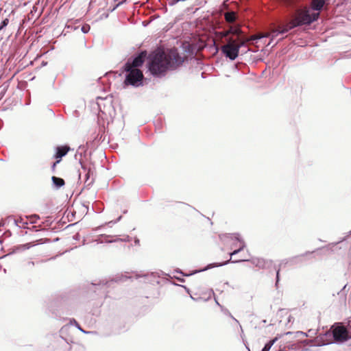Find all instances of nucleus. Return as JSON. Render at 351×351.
<instances>
[{
  "instance_id": "obj_47",
  "label": "nucleus",
  "mask_w": 351,
  "mask_h": 351,
  "mask_svg": "<svg viewBox=\"0 0 351 351\" xmlns=\"http://www.w3.org/2000/svg\"><path fill=\"white\" fill-rule=\"evenodd\" d=\"M183 287H184L185 289L187 290V291L189 292V289H187L186 287H184V286H182Z\"/></svg>"
},
{
  "instance_id": "obj_11",
  "label": "nucleus",
  "mask_w": 351,
  "mask_h": 351,
  "mask_svg": "<svg viewBox=\"0 0 351 351\" xmlns=\"http://www.w3.org/2000/svg\"><path fill=\"white\" fill-rule=\"evenodd\" d=\"M69 149H70V148L67 145L58 147L56 148L55 158L61 159L63 156H64L68 153Z\"/></svg>"
},
{
  "instance_id": "obj_36",
  "label": "nucleus",
  "mask_w": 351,
  "mask_h": 351,
  "mask_svg": "<svg viewBox=\"0 0 351 351\" xmlns=\"http://www.w3.org/2000/svg\"><path fill=\"white\" fill-rule=\"evenodd\" d=\"M28 266L33 267L34 265V263L33 261H29L27 263Z\"/></svg>"
},
{
  "instance_id": "obj_10",
  "label": "nucleus",
  "mask_w": 351,
  "mask_h": 351,
  "mask_svg": "<svg viewBox=\"0 0 351 351\" xmlns=\"http://www.w3.org/2000/svg\"><path fill=\"white\" fill-rule=\"evenodd\" d=\"M248 261L249 260H247V259H240V260L232 261V263H240V262ZM230 262H231V258L229 259L228 261H226L223 262V263L209 264L204 269H201L199 271H204L208 270L209 269H211V268H213V267H215L223 266V265H227Z\"/></svg>"
},
{
  "instance_id": "obj_32",
  "label": "nucleus",
  "mask_w": 351,
  "mask_h": 351,
  "mask_svg": "<svg viewBox=\"0 0 351 351\" xmlns=\"http://www.w3.org/2000/svg\"><path fill=\"white\" fill-rule=\"evenodd\" d=\"M90 29V27L88 25H84L82 27V31L83 33H87Z\"/></svg>"
},
{
  "instance_id": "obj_12",
  "label": "nucleus",
  "mask_w": 351,
  "mask_h": 351,
  "mask_svg": "<svg viewBox=\"0 0 351 351\" xmlns=\"http://www.w3.org/2000/svg\"><path fill=\"white\" fill-rule=\"evenodd\" d=\"M224 18L229 24H234L237 20V15L233 11H228L224 14Z\"/></svg>"
},
{
  "instance_id": "obj_44",
  "label": "nucleus",
  "mask_w": 351,
  "mask_h": 351,
  "mask_svg": "<svg viewBox=\"0 0 351 351\" xmlns=\"http://www.w3.org/2000/svg\"><path fill=\"white\" fill-rule=\"evenodd\" d=\"M300 333H301V334H302V335H303L304 336H307L306 333H305V332H300Z\"/></svg>"
},
{
  "instance_id": "obj_21",
  "label": "nucleus",
  "mask_w": 351,
  "mask_h": 351,
  "mask_svg": "<svg viewBox=\"0 0 351 351\" xmlns=\"http://www.w3.org/2000/svg\"><path fill=\"white\" fill-rule=\"evenodd\" d=\"M70 324L71 325H75V327L80 330L81 332H82L83 333H85V334H89V333H93V331H86L84 330V329H82L81 328V326H80V324L77 322V321L75 319H71L70 320Z\"/></svg>"
},
{
  "instance_id": "obj_34",
  "label": "nucleus",
  "mask_w": 351,
  "mask_h": 351,
  "mask_svg": "<svg viewBox=\"0 0 351 351\" xmlns=\"http://www.w3.org/2000/svg\"><path fill=\"white\" fill-rule=\"evenodd\" d=\"M279 273H280V269H278L276 271V286L278 285V283L279 282Z\"/></svg>"
},
{
  "instance_id": "obj_23",
  "label": "nucleus",
  "mask_w": 351,
  "mask_h": 351,
  "mask_svg": "<svg viewBox=\"0 0 351 351\" xmlns=\"http://www.w3.org/2000/svg\"><path fill=\"white\" fill-rule=\"evenodd\" d=\"M301 0H280L282 3L287 6H293Z\"/></svg>"
},
{
  "instance_id": "obj_16",
  "label": "nucleus",
  "mask_w": 351,
  "mask_h": 351,
  "mask_svg": "<svg viewBox=\"0 0 351 351\" xmlns=\"http://www.w3.org/2000/svg\"><path fill=\"white\" fill-rule=\"evenodd\" d=\"M53 184L57 188L59 189L64 185V180L58 177L53 176L51 178Z\"/></svg>"
},
{
  "instance_id": "obj_48",
  "label": "nucleus",
  "mask_w": 351,
  "mask_h": 351,
  "mask_svg": "<svg viewBox=\"0 0 351 351\" xmlns=\"http://www.w3.org/2000/svg\"><path fill=\"white\" fill-rule=\"evenodd\" d=\"M225 285H229V282H225Z\"/></svg>"
},
{
  "instance_id": "obj_3",
  "label": "nucleus",
  "mask_w": 351,
  "mask_h": 351,
  "mask_svg": "<svg viewBox=\"0 0 351 351\" xmlns=\"http://www.w3.org/2000/svg\"><path fill=\"white\" fill-rule=\"evenodd\" d=\"M240 46L237 45V40L232 38H228L226 43L221 47V52L230 60H235L239 55Z\"/></svg>"
},
{
  "instance_id": "obj_24",
  "label": "nucleus",
  "mask_w": 351,
  "mask_h": 351,
  "mask_svg": "<svg viewBox=\"0 0 351 351\" xmlns=\"http://www.w3.org/2000/svg\"><path fill=\"white\" fill-rule=\"evenodd\" d=\"M14 222L16 226H18L19 227H23V228H25V225L27 224V222L24 221L22 218H20L19 219H15Z\"/></svg>"
},
{
  "instance_id": "obj_19",
  "label": "nucleus",
  "mask_w": 351,
  "mask_h": 351,
  "mask_svg": "<svg viewBox=\"0 0 351 351\" xmlns=\"http://www.w3.org/2000/svg\"><path fill=\"white\" fill-rule=\"evenodd\" d=\"M241 30L238 26H230L229 29L226 32V35L228 34H234V35H238L239 34Z\"/></svg>"
},
{
  "instance_id": "obj_38",
  "label": "nucleus",
  "mask_w": 351,
  "mask_h": 351,
  "mask_svg": "<svg viewBox=\"0 0 351 351\" xmlns=\"http://www.w3.org/2000/svg\"><path fill=\"white\" fill-rule=\"evenodd\" d=\"M139 242H140V241H139V239H137V238H136V239H135V240H134V243H135L136 245H139Z\"/></svg>"
},
{
  "instance_id": "obj_15",
  "label": "nucleus",
  "mask_w": 351,
  "mask_h": 351,
  "mask_svg": "<svg viewBox=\"0 0 351 351\" xmlns=\"http://www.w3.org/2000/svg\"><path fill=\"white\" fill-rule=\"evenodd\" d=\"M94 182V171L90 168L88 169L87 173H86V180L85 182L88 186L91 185Z\"/></svg>"
},
{
  "instance_id": "obj_7",
  "label": "nucleus",
  "mask_w": 351,
  "mask_h": 351,
  "mask_svg": "<svg viewBox=\"0 0 351 351\" xmlns=\"http://www.w3.org/2000/svg\"><path fill=\"white\" fill-rule=\"evenodd\" d=\"M251 263L255 266L260 269H267L270 268L273 262L271 260H265L260 258H253L250 260Z\"/></svg>"
},
{
  "instance_id": "obj_40",
  "label": "nucleus",
  "mask_w": 351,
  "mask_h": 351,
  "mask_svg": "<svg viewBox=\"0 0 351 351\" xmlns=\"http://www.w3.org/2000/svg\"><path fill=\"white\" fill-rule=\"evenodd\" d=\"M100 237L108 238V237H110V235H107V234H101Z\"/></svg>"
},
{
  "instance_id": "obj_4",
  "label": "nucleus",
  "mask_w": 351,
  "mask_h": 351,
  "mask_svg": "<svg viewBox=\"0 0 351 351\" xmlns=\"http://www.w3.org/2000/svg\"><path fill=\"white\" fill-rule=\"evenodd\" d=\"M127 74L125 75V84L138 87L142 85L143 74L140 69H130L125 71Z\"/></svg>"
},
{
  "instance_id": "obj_2",
  "label": "nucleus",
  "mask_w": 351,
  "mask_h": 351,
  "mask_svg": "<svg viewBox=\"0 0 351 351\" xmlns=\"http://www.w3.org/2000/svg\"><path fill=\"white\" fill-rule=\"evenodd\" d=\"M319 16V12H311V10L308 8L300 10L296 16L293 19L296 22V25L301 26L303 25H310L317 21Z\"/></svg>"
},
{
  "instance_id": "obj_37",
  "label": "nucleus",
  "mask_w": 351,
  "mask_h": 351,
  "mask_svg": "<svg viewBox=\"0 0 351 351\" xmlns=\"http://www.w3.org/2000/svg\"><path fill=\"white\" fill-rule=\"evenodd\" d=\"M237 45L240 46V48H241L242 46L244 45V42H241L239 43L237 42Z\"/></svg>"
},
{
  "instance_id": "obj_1",
  "label": "nucleus",
  "mask_w": 351,
  "mask_h": 351,
  "mask_svg": "<svg viewBox=\"0 0 351 351\" xmlns=\"http://www.w3.org/2000/svg\"><path fill=\"white\" fill-rule=\"evenodd\" d=\"M149 71L156 77L165 75L168 70L176 69L184 62L176 49H171L167 53L156 50L149 55Z\"/></svg>"
},
{
  "instance_id": "obj_27",
  "label": "nucleus",
  "mask_w": 351,
  "mask_h": 351,
  "mask_svg": "<svg viewBox=\"0 0 351 351\" xmlns=\"http://www.w3.org/2000/svg\"><path fill=\"white\" fill-rule=\"evenodd\" d=\"M117 241L128 242V241H130V237L129 236H126L124 239H115V240H109V241H106V242H107V243H112V242H115V241Z\"/></svg>"
},
{
  "instance_id": "obj_13",
  "label": "nucleus",
  "mask_w": 351,
  "mask_h": 351,
  "mask_svg": "<svg viewBox=\"0 0 351 351\" xmlns=\"http://www.w3.org/2000/svg\"><path fill=\"white\" fill-rule=\"evenodd\" d=\"M326 0H312L311 9L315 11H320L325 4Z\"/></svg>"
},
{
  "instance_id": "obj_42",
  "label": "nucleus",
  "mask_w": 351,
  "mask_h": 351,
  "mask_svg": "<svg viewBox=\"0 0 351 351\" xmlns=\"http://www.w3.org/2000/svg\"><path fill=\"white\" fill-rule=\"evenodd\" d=\"M98 243H101L103 241L99 240V239H96L95 240Z\"/></svg>"
},
{
  "instance_id": "obj_17",
  "label": "nucleus",
  "mask_w": 351,
  "mask_h": 351,
  "mask_svg": "<svg viewBox=\"0 0 351 351\" xmlns=\"http://www.w3.org/2000/svg\"><path fill=\"white\" fill-rule=\"evenodd\" d=\"M34 245H36V243L34 242L27 243H25L23 245H18L16 247V250L24 251V250L29 249L30 247H32Z\"/></svg>"
},
{
  "instance_id": "obj_6",
  "label": "nucleus",
  "mask_w": 351,
  "mask_h": 351,
  "mask_svg": "<svg viewBox=\"0 0 351 351\" xmlns=\"http://www.w3.org/2000/svg\"><path fill=\"white\" fill-rule=\"evenodd\" d=\"M145 57L146 52L143 51L134 57L132 60L129 59L124 65V71H130L132 69H138V67L141 66L143 64Z\"/></svg>"
},
{
  "instance_id": "obj_30",
  "label": "nucleus",
  "mask_w": 351,
  "mask_h": 351,
  "mask_svg": "<svg viewBox=\"0 0 351 351\" xmlns=\"http://www.w3.org/2000/svg\"><path fill=\"white\" fill-rule=\"evenodd\" d=\"M8 23H9L8 19H5L4 20H3L1 23V25H0L1 28L3 29V27H6L8 25Z\"/></svg>"
},
{
  "instance_id": "obj_20",
  "label": "nucleus",
  "mask_w": 351,
  "mask_h": 351,
  "mask_svg": "<svg viewBox=\"0 0 351 351\" xmlns=\"http://www.w3.org/2000/svg\"><path fill=\"white\" fill-rule=\"evenodd\" d=\"M278 340L277 337H275L274 339L269 341L264 346L263 348L261 351H269L272 346L275 343V342Z\"/></svg>"
},
{
  "instance_id": "obj_31",
  "label": "nucleus",
  "mask_w": 351,
  "mask_h": 351,
  "mask_svg": "<svg viewBox=\"0 0 351 351\" xmlns=\"http://www.w3.org/2000/svg\"><path fill=\"white\" fill-rule=\"evenodd\" d=\"M121 216L119 217L115 221H110L106 223V224L111 226L112 225L115 224L116 223L119 221L121 220Z\"/></svg>"
},
{
  "instance_id": "obj_25",
  "label": "nucleus",
  "mask_w": 351,
  "mask_h": 351,
  "mask_svg": "<svg viewBox=\"0 0 351 351\" xmlns=\"http://www.w3.org/2000/svg\"><path fill=\"white\" fill-rule=\"evenodd\" d=\"M303 256H304V254L294 256V257L290 258L289 261H287V263H296L297 261H302Z\"/></svg>"
},
{
  "instance_id": "obj_26",
  "label": "nucleus",
  "mask_w": 351,
  "mask_h": 351,
  "mask_svg": "<svg viewBox=\"0 0 351 351\" xmlns=\"http://www.w3.org/2000/svg\"><path fill=\"white\" fill-rule=\"evenodd\" d=\"M26 218L29 219L30 223H35L40 217L37 215H33L29 217H26Z\"/></svg>"
},
{
  "instance_id": "obj_43",
  "label": "nucleus",
  "mask_w": 351,
  "mask_h": 351,
  "mask_svg": "<svg viewBox=\"0 0 351 351\" xmlns=\"http://www.w3.org/2000/svg\"><path fill=\"white\" fill-rule=\"evenodd\" d=\"M176 272L183 274V273L180 270H176Z\"/></svg>"
},
{
  "instance_id": "obj_22",
  "label": "nucleus",
  "mask_w": 351,
  "mask_h": 351,
  "mask_svg": "<svg viewBox=\"0 0 351 351\" xmlns=\"http://www.w3.org/2000/svg\"><path fill=\"white\" fill-rule=\"evenodd\" d=\"M104 101H108L110 104H111V101H112L110 99H108L107 97L103 98V97H98L97 98V106H98L100 111H102V110H101V102Z\"/></svg>"
},
{
  "instance_id": "obj_18",
  "label": "nucleus",
  "mask_w": 351,
  "mask_h": 351,
  "mask_svg": "<svg viewBox=\"0 0 351 351\" xmlns=\"http://www.w3.org/2000/svg\"><path fill=\"white\" fill-rule=\"evenodd\" d=\"M221 311L227 316L231 317L236 323L239 325L241 330L243 331L242 326L239 324V321L231 314L228 309L224 308L223 306H221Z\"/></svg>"
},
{
  "instance_id": "obj_5",
  "label": "nucleus",
  "mask_w": 351,
  "mask_h": 351,
  "mask_svg": "<svg viewBox=\"0 0 351 351\" xmlns=\"http://www.w3.org/2000/svg\"><path fill=\"white\" fill-rule=\"evenodd\" d=\"M332 335L336 341L342 342L351 338L347 328L341 324H338L334 326Z\"/></svg>"
},
{
  "instance_id": "obj_45",
  "label": "nucleus",
  "mask_w": 351,
  "mask_h": 351,
  "mask_svg": "<svg viewBox=\"0 0 351 351\" xmlns=\"http://www.w3.org/2000/svg\"><path fill=\"white\" fill-rule=\"evenodd\" d=\"M215 302H216V304H217L218 306H219L220 307L221 306L219 304V303L217 302V300H215Z\"/></svg>"
},
{
  "instance_id": "obj_29",
  "label": "nucleus",
  "mask_w": 351,
  "mask_h": 351,
  "mask_svg": "<svg viewBox=\"0 0 351 351\" xmlns=\"http://www.w3.org/2000/svg\"><path fill=\"white\" fill-rule=\"evenodd\" d=\"M348 331V333L350 334V336L351 337V317L349 318L347 326L346 327Z\"/></svg>"
},
{
  "instance_id": "obj_46",
  "label": "nucleus",
  "mask_w": 351,
  "mask_h": 351,
  "mask_svg": "<svg viewBox=\"0 0 351 351\" xmlns=\"http://www.w3.org/2000/svg\"><path fill=\"white\" fill-rule=\"evenodd\" d=\"M121 3H122V2L119 3V4H117L116 7L113 9V10H114L117 7H118L120 4H121Z\"/></svg>"
},
{
  "instance_id": "obj_8",
  "label": "nucleus",
  "mask_w": 351,
  "mask_h": 351,
  "mask_svg": "<svg viewBox=\"0 0 351 351\" xmlns=\"http://www.w3.org/2000/svg\"><path fill=\"white\" fill-rule=\"evenodd\" d=\"M223 237H230L231 239H234L235 240L238 241L240 243V246L238 249L234 250L232 252L230 253V257H232L234 255L237 254L240 252H241L245 247V243L244 241L241 239L240 235L238 233H234V234H224Z\"/></svg>"
},
{
  "instance_id": "obj_33",
  "label": "nucleus",
  "mask_w": 351,
  "mask_h": 351,
  "mask_svg": "<svg viewBox=\"0 0 351 351\" xmlns=\"http://www.w3.org/2000/svg\"><path fill=\"white\" fill-rule=\"evenodd\" d=\"M280 29H274L272 32L273 36H276L278 34H281L280 33H278V32H280Z\"/></svg>"
},
{
  "instance_id": "obj_28",
  "label": "nucleus",
  "mask_w": 351,
  "mask_h": 351,
  "mask_svg": "<svg viewBox=\"0 0 351 351\" xmlns=\"http://www.w3.org/2000/svg\"><path fill=\"white\" fill-rule=\"evenodd\" d=\"M83 152H85L84 146H80L75 154V158H77V155H80V157H82Z\"/></svg>"
},
{
  "instance_id": "obj_35",
  "label": "nucleus",
  "mask_w": 351,
  "mask_h": 351,
  "mask_svg": "<svg viewBox=\"0 0 351 351\" xmlns=\"http://www.w3.org/2000/svg\"><path fill=\"white\" fill-rule=\"evenodd\" d=\"M266 36H267V35H262V36H256V37H254L252 38V40H259V39H261L263 37H266Z\"/></svg>"
},
{
  "instance_id": "obj_14",
  "label": "nucleus",
  "mask_w": 351,
  "mask_h": 351,
  "mask_svg": "<svg viewBox=\"0 0 351 351\" xmlns=\"http://www.w3.org/2000/svg\"><path fill=\"white\" fill-rule=\"evenodd\" d=\"M296 27H298V25H296V22L294 21V19H293L287 24L283 25L282 28L280 29V32H278V33H280V34L287 33L289 30H291Z\"/></svg>"
},
{
  "instance_id": "obj_41",
  "label": "nucleus",
  "mask_w": 351,
  "mask_h": 351,
  "mask_svg": "<svg viewBox=\"0 0 351 351\" xmlns=\"http://www.w3.org/2000/svg\"><path fill=\"white\" fill-rule=\"evenodd\" d=\"M180 282H184V280L183 278H176Z\"/></svg>"
},
{
  "instance_id": "obj_9",
  "label": "nucleus",
  "mask_w": 351,
  "mask_h": 351,
  "mask_svg": "<svg viewBox=\"0 0 351 351\" xmlns=\"http://www.w3.org/2000/svg\"><path fill=\"white\" fill-rule=\"evenodd\" d=\"M114 280H112L110 281H99L98 283H93V286L95 287L94 289L95 291H99V294H104L106 295V291L107 288L110 287L112 284H114Z\"/></svg>"
},
{
  "instance_id": "obj_39",
  "label": "nucleus",
  "mask_w": 351,
  "mask_h": 351,
  "mask_svg": "<svg viewBox=\"0 0 351 351\" xmlns=\"http://www.w3.org/2000/svg\"><path fill=\"white\" fill-rule=\"evenodd\" d=\"M60 162V159L58 160L56 162H55L53 165V168H54L56 166V164Z\"/></svg>"
}]
</instances>
